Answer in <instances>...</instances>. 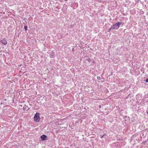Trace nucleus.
<instances>
[{"instance_id": "nucleus-8", "label": "nucleus", "mask_w": 148, "mask_h": 148, "mask_svg": "<svg viewBox=\"0 0 148 148\" xmlns=\"http://www.w3.org/2000/svg\"><path fill=\"white\" fill-rule=\"evenodd\" d=\"M100 78V77L99 76H98V77H97V78L98 79H99Z\"/></svg>"}, {"instance_id": "nucleus-3", "label": "nucleus", "mask_w": 148, "mask_h": 148, "mask_svg": "<svg viewBox=\"0 0 148 148\" xmlns=\"http://www.w3.org/2000/svg\"><path fill=\"white\" fill-rule=\"evenodd\" d=\"M40 138L43 141L47 140V136L45 135H43L41 136L40 137Z\"/></svg>"}, {"instance_id": "nucleus-5", "label": "nucleus", "mask_w": 148, "mask_h": 148, "mask_svg": "<svg viewBox=\"0 0 148 148\" xmlns=\"http://www.w3.org/2000/svg\"><path fill=\"white\" fill-rule=\"evenodd\" d=\"M29 108L26 105H24L23 108V110L25 111L27 110H29Z\"/></svg>"}, {"instance_id": "nucleus-6", "label": "nucleus", "mask_w": 148, "mask_h": 148, "mask_svg": "<svg viewBox=\"0 0 148 148\" xmlns=\"http://www.w3.org/2000/svg\"><path fill=\"white\" fill-rule=\"evenodd\" d=\"M24 29L25 30L27 31V26H25L24 27Z\"/></svg>"}, {"instance_id": "nucleus-9", "label": "nucleus", "mask_w": 148, "mask_h": 148, "mask_svg": "<svg viewBox=\"0 0 148 148\" xmlns=\"http://www.w3.org/2000/svg\"><path fill=\"white\" fill-rule=\"evenodd\" d=\"M54 57V55L53 56H52V57H51V58H53Z\"/></svg>"}, {"instance_id": "nucleus-11", "label": "nucleus", "mask_w": 148, "mask_h": 148, "mask_svg": "<svg viewBox=\"0 0 148 148\" xmlns=\"http://www.w3.org/2000/svg\"><path fill=\"white\" fill-rule=\"evenodd\" d=\"M65 0V1H67L68 0Z\"/></svg>"}, {"instance_id": "nucleus-4", "label": "nucleus", "mask_w": 148, "mask_h": 148, "mask_svg": "<svg viewBox=\"0 0 148 148\" xmlns=\"http://www.w3.org/2000/svg\"><path fill=\"white\" fill-rule=\"evenodd\" d=\"M1 42L3 44V45H5L7 44V42L6 40L3 38L2 40H1Z\"/></svg>"}, {"instance_id": "nucleus-2", "label": "nucleus", "mask_w": 148, "mask_h": 148, "mask_svg": "<svg viewBox=\"0 0 148 148\" xmlns=\"http://www.w3.org/2000/svg\"><path fill=\"white\" fill-rule=\"evenodd\" d=\"M34 118V120L36 122H39L40 119L39 114V113H36L35 115Z\"/></svg>"}, {"instance_id": "nucleus-12", "label": "nucleus", "mask_w": 148, "mask_h": 148, "mask_svg": "<svg viewBox=\"0 0 148 148\" xmlns=\"http://www.w3.org/2000/svg\"><path fill=\"white\" fill-rule=\"evenodd\" d=\"M147 114H148V112H147Z\"/></svg>"}, {"instance_id": "nucleus-7", "label": "nucleus", "mask_w": 148, "mask_h": 148, "mask_svg": "<svg viewBox=\"0 0 148 148\" xmlns=\"http://www.w3.org/2000/svg\"><path fill=\"white\" fill-rule=\"evenodd\" d=\"M145 81L146 82H148V78L146 79H145Z\"/></svg>"}, {"instance_id": "nucleus-1", "label": "nucleus", "mask_w": 148, "mask_h": 148, "mask_svg": "<svg viewBox=\"0 0 148 148\" xmlns=\"http://www.w3.org/2000/svg\"><path fill=\"white\" fill-rule=\"evenodd\" d=\"M121 23V22H118L116 23L115 24L112 25L109 29L108 32L111 29H117L119 28L120 27V25Z\"/></svg>"}, {"instance_id": "nucleus-10", "label": "nucleus", "mask_w": 148, "mask_h": 148, "mask_svg": "<svg viewBox=\"0 0 148 148\" xmlns=\"http://www.w3.org/2000/svg\"><path fill=\"white\" fill-rule=\"evenodd\" d=\"M103 136H101V138H102L103 137Z\"/></svg>"}]
</instances>
